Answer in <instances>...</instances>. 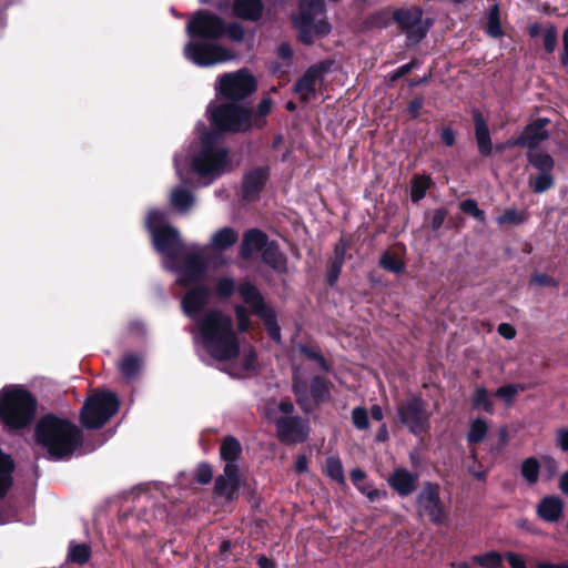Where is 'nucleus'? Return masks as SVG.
Listing matches in <instances>:
<instances>
[{"mask_svg": "<svg viewBox=\"0 0 568 568\" xmlns=\"http://www.w3.org/2000/svg\"><path fill=\"white\" fill-rule=\"evenodd\" d=\"M424 103H425V99L423 95L418 94L416 97H414L407 108H406V112L408 113L409 118L412 120H416L419 118L420 115V111L424 106Z\"/></svg>", "mask_w": 568, "mask_h": 568, "instance_id": "nucleus-59", "label": "nucleus"}, {"mask_svg": "<svg viewBox=\"0 0 568 568\" xmlns=\"http://www.w3.org/2000/svg\"><path fill=\"white\" fill-rule=\"evenodd\" d=\"M33 442L48 459L63 460L70 458L82 445L83 433L68 418L47 413L36 422Z\"/></svg>", "mask_w": 568, "mask_h": 568, "instance_id": "nucleus-1", "label": "nucleus"}, {"mask_svg": "<svg viewBox=\"0 0 568 568\" xmlns=\"http://www.w3.org/2000/svg\"><path fill=\"white\" fill-rule=\"evenodd\" d=\"M419 474L405 467L395 468L388 476V486L402 498L409 497L418 488Z\"/></svg>", "mask_w": 568, "mask_h": 568, "instance_id": "nucleus-21", "label": "nucleus"}, {"mask_svg": "<svg viewBox=\"0 0 568 568\" xmlns=\"http://www.w3.org/2000/svg\"><path fill=\"white\" fill-rule=\"evenodd\" d=\"M324 473L337 484L346 485L343 464L338 456H328L326 458Z\"/></svg>", "mask_w": 568, "mask_h": 568, "instance_id": "nucleus-37", "label": "nucleus"}, {"mask_svg": "<svg viewBox=\"0 0 568 568\" xmlns=\"http://www.w3.org/2000/svg\"><path fill=\"white\" fill-rule=\"evenodd\" d=\"M394 22V9L392 7H385L369 13L364 19V27L366 29H386Z\"/></svg>", "mask_w": 568, "mask_h": 568, "instance_id": "nucleus-31", "label": "nucleus"}, {"mask_svg": "<svg viewBox=\"0 0 568 568\" xmlns=\"http://www.w3.org/2000/svg\"><path fill=\"white\" fill-rule=\"evenodd\" d=\"M526 221L524 212H519L516 209H506L503 215L497 219L498 224H514L519 225Z\"/></svg>", "mask_w": 568, "mask_h": 568, "instance_id": "nucleus-54", "label": "nucleus"}, {"mask_svg": "<svg viewBox=\"0 0 568 568\" xmlns=\"http://www.w3.org/2000/svg\"><path fill=\"white\" fill-rule=\"evenodd\" d=\"M471 406L474 409H483L488 414H494V403L490 399L489 392L484 386H477L471 397Z\"/></svg>", "mask_w": 568, "mask_h": 568, "instance_id": "nucleus-39", "label": "nucleus"}, {"mask_svg": "<svg viewBox=\"0 0 568 568\" xmlns=\"http://www.w3.org/2000/svg\"><path fill=\"white\" fill-rule=\"evenodd\" d=\"M542 47L547 54H552L558 44V31L555 24L547 22L541 34Z\"/></svg>", "mask_w": 568, "mask_h": 568, "instance_id": "nucleus-45", "label": "nucleus"}, {"mask_svg": "<svg viewBox=\"0 0 568 568\" xmlns=\"http://www.w3.org/2000/svg\"><path fill=\"white\" fill-rule=\"evenodd\" d=\"M237 240V232L231 226H224L212 235L211 244L217 251H226L232 247Z\"/></svg>", "mask_w": 568, "mask_h": 568, "instance_id": "nucleus-33", "label": "nucleus"}, {"mask_svg": "<svg viewBox=\"0 0 568 568\" xmlns=\"http://www.w3.org/2000/svg\"><path fill=\"white\" fill-rule=\"evenodd\" d=\"M298 351L301 355L307 359L316 362L324 372H328L331 369V366L317 347L302 344L298 346Z\"/></svg>", "mask_w": 568, "mask_h": 568, "instance_id": "nucleus-47", "label": "nucleus"}, {"mask_svg": "<svg viewBox=\"0 0 568 568\" xmlns=\"http://www.w3.org/2000/svg\"><path fill=\"white\" fill-rule=\"evenodd\" d=\"M272 110V100L270 98L262 99L257 106L256 112L253 115V126L262 129L265 125L264 118L271 113Z\"/></svg>", "mask_w": 568, "mask_h": 568, "instance_id": "nucleus-49", "label": "nucleus"}, {"mask_svg": "<svg viewBox=\"0 0 568 568\" xmlns=\"http://www.w3.org/2000/svg\"><path fill=\"white\" fill-rule=\"evenodd\" d=\"M179 274L178 283L189 287L192 284H202L206 273V262L199 253L187 254L183 263L175 267Z\"/></svg>", "mask_w": 568, "mask_h": 568, "instance_id": "nucleus-19", "label": "nucleus"}, {"mask_svg": "<svg viewBox=\"0 0 568 568\" xmlns=\"http://www.w3.org/2000/svg\"><path fill=\"white\" fill-rule=\"evenodd\" d=\"M37 397L23 385H6L0 389V425L6 433L29 428L38 412Z\"/></svg>", "mask_w": 568, "mask_h": 568, "instance_id": "nucleus-3", "label": "nucleus"}, {"mask_svg": "<svg viewBox=\"0 0 568 568\" xmlns=\"http://www.w3.org/2000/svg\"><path fill=\"white\" fill-rule=\"evenodd\" d=\"M261 252L262 261L268 267L276 272L286 271L287 258L285 254L280 250V245L276 241H270Z\"/></svg>", "mask_w": 568, "mask_h": 568, "instance_id": "nucleus-29", "label": "nucleus"}, {"mask_svg": "<svg viewBox=\"0 0 568 568\" xmlns=\"http://www.w3.org/2000/svg\"><path fill=\"white\" fill-rule=\"evenodd\" d=\"M324 0H300L298 14L293 19L298 30V40L305 45H312L314 38H324L332 31V26L326 19L315 21V17L323 13Z\"/></svg>", "mask_w": 568, "mask_h": 568, "instance_id": "nucleus-8", "label": "nucleus"}, {"mask_svg": "<svg viewBox=\"0 0 568 568\" xmlns=\"http://www.w3.org/2000/svg\"><path fill=\"white\" fill-rule=\"evenodd\" d=\"M186 32L192 39L217 41L225 36V21L210 10L200 9L187 22Z\"/></svg>", "mask_w": 568, "mask_h": 568, "instance_id": "nucleus-13", "label": "nucleus"}, {"mask_svg": "<svg viewBox=\"0 0 568 568\" xmlns=\"http://www.w3.org/2000/svg\"><path fill=\"white\" fill-rule=\"evenodd\" d=\"M433 181L429 175L415 174L412 179L410 200L413 203L422 201L430 189Z\"/></svg>", "mask_w": 568, "mask_h": 568, "instance_id": "nucleus-34", "label": "nucleus"}, {"mask_svg": "<svg viewBox=\"0 0 568 568\" xmlns=\"http://www.w3.org/2000/svg\"><path fill=\"white\" fill-rule=\"evenodd\" d=\"M419 517H426L433 525L440 526L448 519L447 508L440 497V485L426 480L415 497Z\"/></svg>", "mask_w": 568, "mask_h": 568, "instance_id": "nucleus-12", "label": "nucleus"}, {"mask_svg": "<svg viewBox=\"0 0 568 568\" xmlns=\"http://www.w3.org/2000/svg\"><path fill=\"white\" fill-rule=\"evenodd\" d=\"M447 215L448 211L446 207L436 209L432 215L429 223L432 231H438L443 226Z\"/></svg>", "mask_w": 568, "mask_h": 568, "instance_id": "nucleus-61", "label": "nucleus"}, {"mask_svg": "<svg viewBox=\"0 0 568 568\" xmlns=\"http://www.w3.org/2000/svg\"><path fill=\"white\" fill-rule=\"evenodd\" d=\"M471 115L478 152L483 158H488L494 150L488 124L478 109H474Z\"/></svg>", "mask_w": 568, "mask_h": 568, "instance_id": "nucleus-25", "label": "nucleus"}, {"mask_svg": "<svg viewBox=\"0 0 568 568\" xmlns=\"http://www.w3.org/2000/svg\"><path fill=\"white\" fill-rule=\"evenodd\" d=\"M120 408L118 395L108 389H97L89 395L79 414L80 424L84 429L102 428Z\"/></svg>", "mask_w": 568, "mask_h": 568, "instance_id": "nucleus-6", "label": "nucleus"}, {"mask_svg": "<svg viewBox=\"0 0 568 568\" xmlns=\"http://www.w3.org/2000/svg\"><path fill=\"white\" fill-rule=\"evenodd\" d=\"M396 414L402 426L414 436H424L430 429V412L422 395L413 394L396 405Z\"/></svg>", "mask_w": 568, "mask_h": 568, "instance_id": "nucleus-9", "label": "nucleus"}, {"mask_svg": "<svg viewBox=\"0 0 568 568\" xmlns=\"http://www.w3.org/2000/svg\"><path fill=\"white\" fill-rule=\"evenodd\" d=\"M459 209L467 215L473 216L480 223L486 221V213L478 207V203L473 199L464 200L459 203Z\"/></svg>", "mask_w": 568, "mask_h": 568, "instance_id": "nucleus-50", "label": "nucleus"}, {"mask_svg": "<svg viewBox=\"0 0 568 568\" xmlns=\"http://www.w3.org/2000/svg\"><path fill=\"white\" fill-rule=\"evenodd\" d=\"M16 464L11 455L0 448V499L4 498L13 485Z\"/></svg>", "mask_w": 568, "mask_h": 568, "instance_id": "nucleus-30", "label": "nucleus"}, {"mask_svg": "<svg viewBox=\"0 0 568 568\" xmlns=\"http://www.w3.org/2000/svg\"><path fill=\"white\" fill-rule=\"evenodd\" d=\"M343 265L331 260L327 262L326 283L328 286L333 287L337 283Z\"/></svg>", "mask_w": 568, "mask_h": 568, "instance_id": "nucleus-56", "label": "nucleus"}, {"mask_svg": "<svg viewBox=\"0 0 568 568\" xmlns=\"http://www.w3.org/2000/svg\"><path fill=\"white\" fill-rule=\"evenodd\" d=\"M485 32L495 39L501 38L504 36L500 21V8L498 3H494L489 8Z\"/></svg>", "mask_w": 568, "mask_h": 568, "instance_id": "nucleus-35", "label": "nucleus"}, {"mask_svg": "<svg viewBox=\"0 0 568 568\" xmlns=\"http://www.w3.org/2000/svg\"><path fill=\"white\" fill-rule=\"evenodd\" d=\"M219 139L215 132H206L201 139V149L192 160L193 171L203 178L220 176L230 161V152L226 148L217 145Z\"/></svg>", "mask_w": 568, "mask_h": 568, "instance_id": "nucleus-7", "label": "nucleus"}, {"mask_svg": "<svg viewBox=\"0 0 568 568\" xmlns=\"http://www.w3.org/2000/svg\"><path fill=\"white\" fill-rule=\"evenodd\" d=\"M378 265L390 273L400 274L405 271V263L400 261L394 253L390 251H385L379 260Z\"/></svg>", "mask_w": 568, "mask_h": 568, "instance_id": "nucleus-42", "label": "nucleus"}, {"mask_svg": "<svg viewBox=\"0 0 568 568\" xmlns=\"http://www.w3.org/2000/svg\"><path fill=\"white\" fill-rule=\"evenodd\" d=\"M540 464L536 457H528L520 465V474L529 485H535L539 479Z\"/></svg>", "mask_w": 568, "mask_h": 568, "instance_id": "nucleus-41", "label": "nucleus"}, {"mask_svg": "<svg viewBox=\"0 0 568 568\" xmlns=\"http://www.w3.org/2000/svg\"><path fill=\"white\" fill-rule=\"evenodd\" d=\"M506 559L511 568H527L525 559L516 552H507Z\"/></svg>", "mask_w": 568, "mask_h": 568, "instance_id": "nucleus-64", "label": "nucleus"}, {"mask_svg": "<svg viewBox=\"0 0 568 568\" xmlns=\"http://www.w3.org/2000/svg\"><path fill=\"white\" fill-rule=\"evenodd\" d=\"M276 437L285 445L302 444L307 440L310 426L301 416H282L275 420Z\"/></svg>", "mask_w": 568, "mask_h": 568, "instance_id": "nucleus-16", "label": "nucleus"}, {"mask_svg": "<svg viewBox=\"0 0 568 568\" xmlns=\"http://www.w3.org/2000/svg\"><path fill=\"white\" fill-rule=\"evenodd\" d=\"M488 432V425L485 419L476 418L471 422L469 432L467 434V442L469 445L479 444L484 440Z\"/></svg>", "mask_w": 568, "mask_h": 568, "instance_id": "nucleus-44", "label": "nucleus"}, {"mask_svg": "<svg viewBox=\"0 0 568 568\" xmlns=\"http://www.w3.org/2000/svg\"><path fill=\"white\" fill-rule=\"evenodd\" d=\"M270 178L268 166H257L246 172L242 180V196L246 201H255L264 190Z\"/></svg>", "mask_w": 568, "mask_h": 568, "instance_id": "nucleus-22", "label": "nucleus"}, {"mask_svg": "<svg viewBox=\"0 0 568 568\" xmlns=\"http://www.w3.org/2000/svg\"><path fill=\"white\" fill-rule=\"evenodd\" d=\"M268 236L260 229H250L244 232L240 245V256L250 260L254 251H262L268 243Z\"/></svg>", "mask_w": 568, "mask_h": 568, "instance_id": "nucleus-26", "label": "nucleus"}, {"mask_svg": "<svg viewBox=\"0 0 568 568\" xmlns=\"http://www.w3.org/2000/svg\"><path fill=\"white\" fill-rule=\"evenodd\" d=\"M531 282L542 287H557L559 282L547 273H534Z\"/></svg>", "mask_w": 568, "mask_h": 568, "instance_id": "nucleus-60", "label": "nucleus"}, {"mask_svg": "<svg viewBox=\"0 0 568 568\" xmlns=\"http://www.w3.org/2000/svg\"><path fill=\"white\" fill-rule=\"evenodd\" d=\"M525 389V386L520 384H507L498 387L495 390L494 396L503 399L506 403V405H510L514 402L517 394L520 390L523 392Z\"/></svg>", "mask_w": 568, "mask_h": 568, "instance_id": "nucleus-48", "label": "nucleus"}, {"mask_svg": "<svg viewBox=\"0 0 568 568\" xmlns=\"http://www.w3.org/2000/svg\"><path fill=\"white\" fill-rule=\"evenodd\" d=\"M440 141L446 146H453L456 142L457 132L450 126H444L440 130Z\"/></svg>", "mask_w": 568, "mask_h": 568, "instance_id": "nucleus-63", "label": "nucleus"}, {"mask_svg": "<svg viewBox=\"0 0 568 568\" xmlns=\"http://www.w3.org/2000/svg\"><path fill=\"white\" fill-rule=\"evenodd\" d=\"M394 23L405 34L408 45L420 43L434 26L432 18L424 19V10L419 6L394 9Z\"/></svg>", "mask_w": 568, "mask_h": 568, "instance_id": "nucleus-10", "label": "nucleus"}, {"mask_svg": "<svg viewBox=\"0 0 568 568\" xmlns=\"http://www.w3.org/2000/svg\"><path fill=\"white\" fill-rule=\"evenodd\" d=\"M329 382L320 375H315L310 383V392L316 404L324 403L329 398Z\"/></svg>", "mask_w": 568, "mask_h": 568, "instance_id": "nucleus-36", "label": "nucleus"}, {"mask_svg": "<svg viewBox=\"0 0 568 568\" xmlns=\"http://www.w3.org/2000/svg\"><path fill=\"white\" fill-rule=\"evenodd\" d=\"M262 0H233L232 12L234 17L250 22H257L264 14Z\"/></svg>", "mask_w": 568, "mask_h": 568, "instance_id": "nucleus-27", "label": "nucleus"}, {"mask_svg": "<svg viewBox=\"0 0 568 568\" xmlns=\"http://www.w3.org/2000/svg\"><path fill=\"white\" fill-rule=\"evenodd\" d=\"M141 358L135 354L125 355L120 363V372L123 377L133 378L141 369Z\"/></svg>", "mask_w": 568, "mask_h": 568, "instance_id": "nucleus-43", "label": "nucleus"}, {"mask_svg": "<svg viewBox=\"0 0 568 568\" xmlns=\"http://www.w3.org/2000/svg\"><path fill=\"white\" fill-rule=\"evenodd\" d=\"M234 313L236 317L237 331L240 333H247L252 325L248 311L244 305L237 304L234 306Z\"/></svg>", "mask_w": 568, "mask_h": 568, "instance_id": "nucleus-52", "label": "nucleus"}, {"mask_svg": "<svg viewBox=\"0 0 568 568\" xmlns=\"http://www.w3.org/2000/svg\"><path fill=\"white\" fill-rule=\"evenodd\" d=\"M202 346L219 362H226L240 355V341L231 316L219 310L206 312L197 322Z\"/></svg>", "mask_w": 568, "mask_h": 568, "instance_id": "nucleus-2", "label": "nucleus"}, {"mask_svg": "<svg viewBox=\"0 0 568 568\" xmlns=\"http://www.w3.org/2000/svg\"><path fill=\"white\" fill-rule=\"evenodd\" d=\"M242 455V445L239 439L232 435L224 437L220 447V457L225 465H236V460Z\"/></svg>", "mask_w": 568, "mask_h": 568, "instance_id": "nucleus-32", "label": "nucleus"}, {"mask_svg": "<svg viewBox=\"0 0 568 568\" xmlns=\"http://www.w3.org/2000/svg\"><path fill=\"white\" fill-rule=\"evenodd\" d=\"M348 248H349L348 241L342 236L338 240V242L334 245V255L331 258V261L344 264L345 258H346V252Z\"/></svg>", "mask_w": 568, "mask_h": 568, "instance_id": "nucleus-57", "label": "nucleus"}, {"mask_svg": "<svg viewBox=\"0 0 568 568\" xmlns=\"http://www.w3.org/2000/svg\"><path fill=\"white\" fill-rule=\"evenodd\" d=\"M242 486L241 471L237 465H225L223 474L214 481V494L223 497L226 501H234L239 498V489Z\"/></svg>", "mask_w": 568, "mask_h": 568, "instance_id": "nucleus-20", "label": "nucleus"}, {"mask_svg": "<svg viewBox=\"0 0 568 568\" xmlns=\"http://www.w3.org/2000/svg\"><path fill=\"white\" fill-rule=\"evenodd\" d=\"M184 55L199 67L214 65L233 58L232 52L220 44L195 41L185 44Z\"/></svg>", "mask_w": 568, "mask_h": 568, "instance_id": "nucleus-15", "label": "nucleus"}, {"mask_svg": "<svg viewBox=\"0 0 568 568\" xmlns=\"http://www.w3.org/2000/svg\"><path fill=\"white\" fill-rule=\"evenodd\" d=\"M237 291L242 301L250 306L251 313L260 317L265 326L267 335L274 342L281 341V327L272 306L267 304L258 287L248 280H244L236 286L234 278L224 276L215 284V295L221 301L229 300Z\"/></svg>", "mask_w": 568, "mask_h": 568, "instance_id": "nucleus-4", "label": "nucleus"}, {"mask_svg": "<svg viewBox=\"0 0 568 568\" xmlns=\"http://www.w3.org/2000/svg\"><path fill=\"white\" fill-rule=\"evenodd\" d=\"M549 120L539 118L527 124L523 132L517 136L516 143L519 148H527L528 151H536L538 144L548 139L549 134L546 130Z\"/></svg>", "mask_w": 568, "mask_h": 568, "instance_id": "nucleus-23", "label": "nucleus"}, {"mask_svg": "<svg viewBox=\"0 0 568 568\" xmlns=\"http://www.w3.org/2000/svg\"><path fill=\"white\" fill-rule=\"evenodd\" d=\"M225 36L232 41L242 42L245 37L244 28L237 22L225 23Z\"/></svg>", "mask_w": 568, "mask_h": 568, "instance_id": "nucleus-58", "label": "nucleus"}, {"mask_svg": "<svg viewBox=\"0 0 568 568\" xmlns=\"http://www.w3.org/2000/svg\"><path fill=\"white\" fill-rule=\"evenodd\" d=\"M473 561L483 568H500L503 566V556L498 551L491 550L474 556Z\"/></svg>", "mask_w": 568, "mask_h": 568, "instance_id": "nucleus-46", "label": "nucleus"}, {"mask_svg": "<svg viewBox=\"0 0 568 568\" xmlns=\"http://www.w3.org/2000/svg\"><path fill=\"white\" fill-rule=\"evenodd\" d=\"M210 294V288L204 284H196L189 288L181 302L183 312L187 316L194 317L209 303Z\"/></svg>", "mask_w": 568, "mask_h": 568, "instance_id": "nucleus-24", "label": "nucleus"}, {"mask_svg": "<svg viewBox=\"0 0 568 568\" xmlns=\"http://www.w3.org/2000/svg\"><path fill=\"white\" fill-rule=\"evenodd\" d=\"M165 214L156 209L150 210L145 220V227L150 232L151 236L154 234L155 230H160L164 225Z\"/></svg>", "mask_w": 568, "mask_h": 568, "instance_id": "nucleus-51", "label": "nucleus"}, {"mask_svg": "<svg viewBox=\"0 0 568 568\" xmlns=\"http://www.w3.org/2000/svg\"><path fill=\"white\" fill-rule=\"evenodd\" d=\"M257 90L255 77L247 70L223 73L216 84L217 97L230 103H239Z\"/></svg>", "mask_w": 568, "mask_h": 568, "instance_id": "nucleus-11", "label": "nucleus"}, {"mask_svg": "<svg viewBox=\"0 0 568 568\" xmlns=\"http://www.w3.org/2000/svg\"><path fill=\"white\" fill-rule=\"evenodd\" d=\"M92 549L89 544H77L71 541L69 545L68 559L78 565L87 564L91 558Z\"/></svg>", "mask_w": 568, "mask_h": 568, "instance_id": "nucleus-38", "label": "nucleus"}, {"mask_svg": "<svg viewBox=\"0 0 568 568\" xmlns=\"http://www.w3.org/2000/svg\"><path fill=\"white\" fill-rule=\"evenodd\" d=\"M209 121L216 135L245 133L253 128L254 110L240 103L224 102L207 108Z\"/></svg>", "mask_w": 568, "mask_h": 568, "instance_id": "nucleus-5", "label": "nucleus"}, {"mask_svg": "<svg viewBox=\"0 0 568 568\" xmlns=\"http://www.w3.org/2000/svg\"><path fill=\"white\" fill-rule=\"evenodd\" d=\"M564 513V501L558 496H547L537 507L538 516L547 523L558 521Z\"/></svg>", "mask_w": 568, "mask_h": 568, "instance_id": "nucleus-28", "label": "nucleus"}, {"mask_svg": "<svg viewBox=\"0 0 568 568\" xmlns=\"http://www.w3.org/2000/svg\"><path fill=\"white\" fill-rule=\"evenodd\" d=\"M212 478V466L206 462L197 464L193 474V480L200 485H207L209 483H211Z\"/></svg>", "mask_w": 568, "mask_h": 568, "instance_id": "nucleus-53", "label": "nucleus"}, {"mask_svg": "<svg viewBox=\"0 0 568 568\" xmlns=\"http://www.w3.org/2000/svg\"><path fill=\"white\" fill-rule=\"evenodd\" d=\"M242 367L245 372H255L257 373V355L254 349H251L242 361Z\"/></svg>", "mask_w": 568, "mask_h": 568, "instance_id": "nucleus-62", "label": "nucleus"}, {"mask_svg": "<svg viewBox=\"0 0 568 568\" xmlns=\"http://www.w3.org/2000/svg\"><path fill=\"white\" fill-rule=\"evenodd\" d=\"M352 422L355 428L365 430L369 427V417L365 407L358 406L352 410Z\"/></svg>", "mask_w": 568, "mask_h": 568, "instance_id": "nucleus-55", "label": "nucleus"}, {"mask_svg": "<svg viewBox=\"0 0 568 568\" xmlns=\"http://www.w3.org/2000/svg\"><path fill=\"white\" fill-rule=\"evenodd\" d=\"M172 205L181 212H186L194 203V196L191 191L184 187H176L171 193Z\"/></svg>", "mask_w": 568, "mask_h": 568, "instance_id": "nucleus-40", "label": "nucleus"}, {"mask_svg": "<svg viewBox=\"0 0 568 568\" xmlns=\"http://www.w3.org/2000/svg\"><path fill=\"white\" fill-rule=\"evenodd\" d=\"M151 239L155 251L172 262H176L185 250L179 231L172 225H164L160 230H155Z\"/></svg>", "mask_w": 568, "mask_h": 568, "instance_id": "nucleus-17", "label": "nucleus"}, {"mask_svg": "<svg viewBox=\"0 0 568 568\" xmlns=\"http://www.w3.org/2000/svg\"><path fill=\"white\" fill-rule=\"evenodd\" d=\"M526 159L528 164L537 171L536 175H529L528 178L529 189L536 194H541L552 189L555 185L554 158L544 151H527Z\"/></svg>", "mask_w": 568, "mask_h": 568, "instance_id": "nucleus-14", "label": "nucleus"}, {"mask_svg": "<svg viewBox=\"0 0 568 568\" xmlns=\"http://www.w3.org/2000/svg\"><path fill=\"white\" fill-rule=\"evenodd\" d=\"M331 65L328 60L314 63L295 81L293 92L300 95L301 102L306 103L315 95L317 82L323 80V74L331 70Z\"/></svg>", "mask_w": 568, "mask_h": 568, "instance_id": "nucleus-18", "label": "nucleus"}]
</instances>
